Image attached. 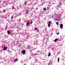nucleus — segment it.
I'll use <instances>...</instances> for the list:
<instances>
[{"mask_svg":"<svg viewBox=\"0 0 65 65\" xmlns=\"http://www.w3.org/2000/svg\"><path fill=\"white\" fill-rule=\"evenodd\" d=\"M53 15H52V18H53Z\"/></svg>","mask_w":65,"mask_h":65,"instance_id":"412c9836","label":"nucleus"},{"mask_svg":"<svg viewBox=\"0 0 65 65\" xmlns=\"http://www.w3.org/2000/svg\"><path fill=\"white\" fill-rule=\"evenodd\" d=\"M63 24H61L60 25V27L61 29H63Z\"/></svg>","mask_w":65,"mask_h":65,"instance_id":"7ed1b4c3","label":"nucleus"},{"mask_svg":"<svg viewBox=\"0 0 65 65\" xmlns=\"http://www.w3.org/2000/svg\"><path fill=\"white\" fill-rule=\"evenodd\" d=\"M56 24H57V25H58V22H56Z\"/></svg>","mask_w":65,"mask_h":65,"instance_id":"ddd939ff","label":"nucleus"},{"mask_svg":"<svg viewBox=\"0 0 65 65\" xmlns=\"http://www.w3.org/2000/svg\"><path fill=\"white\" fill-rule=\"evenodd\" d=\"M26 25L27 26H28L29 25V22H27L26 23Z\"/></svg>","mask_w":65,"mask_h":65,"instance_id":"6e6552de","label":"nucleus"},{"mask_svg":"<svg viewBox=\"0 0 65 65\" xmlns=\"http://www.w3.org/2000/svg\"><path fill=\"white\" fill-rule=\"evenodd\" d=\"M22 52L23 54L24 55H25V53H26V51H25V50H23L22 51Z\"/></svg>","mask_w":65,"mask_h":65,"instance_id":"f03ea898","label":"nucleus"},{"mask_svg":"<svg viewBox=\"0 0 65 65\" xmlns=\"http://www.w3.org/2000/svg\"><path fill=\"white\" fill-rule=\"evenodd\" d=\"M5 19H7V18H6H6H5Z\"/></svg>","mask_w":65,"mask_h":65,"instance_id":"4be33fe9","label":"nucleus"},{"mask_svg":"<svg viewBox=\"0 0 65 65\" xmlns=\"http://www.w3.org/2000/svg\"><path fill=\"white\" fill-rule=\"evenodd\" d=\"M6 50H7V47H4L3 50H4V51H6Z\"/></svg>","mask_w":65,"mask_h":65,"instance_id":"20e7f679","label":"nucleus"},{"mask_svg":"<svg viewBox=\"0 0 65 65\" xmlns=\"http://www.w3.org/2000/svg\"><path fill=\"white\" fill-rule=\"evenodd\" d=\"M3 11H4V12H5V10H3Z\"/></svg>","mask_w":65,"mask_h":65,"instance_id":"dca6fc26","label":"nucleus"},{"mask_svg":"<svg viewBox=\"0 0 65 65\" xmlns=\"http://www.w3.org/2000/svg\"><path fill=\"white\" fill-rule=\"evenodd\" d=\"M44 10H46V8H45L44 9Z\"/></svg>","mask_w":65,"mask_h":65,"instance_id":"f8f14e48","label":"nucleus"},{"mask_svg":"<svg viewBox=\"0 0 65 65\" xmlns=\"http://www.w3.org/2000/svg\"><path fill=\"white\" fill-rule=\"evenodd\" d=\"M51 24L52 22H51V21H49L48 22V24H49L48 25V27H50V26H51V24Z\"/></svg>","mask_w":65,"mask_h":65,"instance_id":"f257e3e1","label":"nucleus"},{"mask_svg":"<svg viewBox=\"0 0 65 65\" xmlns=\"http://www.w3.org/2000/svg\"><path fill=\"white\" fill-rule=\"evenodd\" d=\"M26 3H27V1H25V3H24V5H26Z\"/></svg>","mask_w":65,"mask_h":65,"instance_id":"0eeeda50","label":"nucleus"},{"mask_svg":"<svg viewBox=\"0 0 65 65\" xmlns=\"http://www.w3.org/2000/svg\"><path fill=\"white\" fill-rule=\"evenodd\" d=\"M18 61V59L16 58L14 61V62H17Z\"/></svg>","mask_w":65,"mask_h":65,"instance_id":"39448f33","label":"nucleus"},{"mask_svg":"<svg viewBox=\"0 0 65 65\" xmlns=\"http://www.w3.org/2000/svg\"><path fill=\"white\" fill-rule=\"evenodd\" d=\"M20 21H21V20H20L19 21L20 22Z\"/></svg>","mask_w":65,"mask_h":65,"instance_id":"5701e85b","label":"nucleus"},{"mask_svg":"<svg viewBox=\"0 0 65 65\" xmlns=\"http://www.w3.org/2000/svg\"><path fill=\"white\" fill-rule=\"evenodd\" d=\"M51 56V53H49L48 54V57H50Z\"/></svg>","mask_w":65,"mask_h":65,"instance_id":"1a4fd4ad","label":"nucleus"},{"mask_svg":"<svg viewBox=\"0 0 65 65\" xmlns=\"http://www.w3.org/2000/svg\"><path fill=\"white\" fill-rule=\"evenodd\" d=\"M55 20H56V21H57V20H58V19H56V18H55Z\"/></svg>","mask_w":65,"mask_h":65,"instance_id":"f3484780","label":"nucleus"},{"mask_svg":"<svg viewBox=\"0 0 65 65\" xmlns=\"http://www.w3.org/2000/svg\"><path fill=\"white\" fill-rule=\"evenodd\" d=\"M49 64H50V63H49Z\"/></svg>","mask_w":65,"mask_h":65,"instance_id":"b1692460","label":"nucleus"},{"mask_svg":"<svg viewBox=\"0 0 65 65\" xmlns=\"http://www.w3.org/2000/svg\"><path fill=\"white\" fill-rule=\"evenodd\" d=\"M37 28H35V30H37Z\"/></svg>","mask_w":65,"mask_h":65,"instance_id":"4468645a","label":"nucleus"},{"mask_svg":"<svg viewBox=\"0 0 65 65\" xmlns=\"http://www.w3.org/2000/svg\"><path fill=\"white\" fill-rule=\"evenodd\" d=\"M38 65L37 64V65Z\"/></svg>","mask_w":65,"mask_h":65,"instance_id":"393cba45","label":"nucleus"},{"mask_svg":"<svg viewBox=\"0 0 65 65\" xmlns=\"http://www.w3.org/2000/svg\"><path fill=\"white\" fill-rule=\"evenodd\" d=\"M13 16H12V17H11V19H13Z\"/></svg>","mask_w":65,"mask_h":65,"instance_id":"2eb2a0df","label":"nucleus"},{"mask_svg":"<svg viewBox=\"0 0 65 65\" xmlns=\"http://www.w3.org/2000/svg\"><path fill=\"white\" fill-rule=\"evenodd\" d=\"M7 33L8 34H9V30L7 31Z\"/></svg>","mask_w":65,"mask_h":65,"instance_id":"9d476101","label":"nucleus"},{"mask_svg":"<svg viewBox=\"0 0 65 65\" xmlns=\"http://www.w3.org/2000/svg\"><path fill=\"white\" fill-rule=\"evenodd\" d=\"M59 32H58L57 33V35H59Z\"/></svg>","mask_w":65,"mask_h":65,"instance_id":"a211bd4d","label":"nucleus"},{"mask_svg":"<svg viewBox=\"0 0 65 65\" xmlns=\"http://www.w3.org/2000/svg\"><path fill=\"white\" fill-rule=\"evenodd\" d=\"M59 57L58 58V62H59Z\"/></svg>","mask_w":65,"mask_h":65,"instance_id":"9b49d317","label":"nucleus"},{"mask_svg":"<svg viewBox=\"0 0 65 65\" xmlns=\"http://www.w3.org/2000/svg\"><path fill=\"white\" fill-rule=\"evenodd\" d=\"M32 23H33V22L32 21L31 22V24H32Z\"/></svg>","mask_w":65,"mask_h":65,"instance_id":"6ab92c4d","label":"nucleus"},{"mask_svg":"<svg viewBox=\"0 0 65 65\" xmlns=\"http://www.w3.org/2000/svg\"><path fill=\"white\" fill-rule=\"evenodd\" d=\"M57 40H58V39H56L54 40L55 42H56L57 41Z\"/></svg>","mask_w":65,"mask_h":65,"instance_id":"423d86ee","label":"nucleus"},{"mask_svg":"<svg viewBox=\"0 0 65 65\" xmlns=\"http://www.w3.org/2000/svg\"><path fill=\"white\" fill-rule=\"evenodd\" d=\"M12 8H14V7H12Z\"/></svg>","mask_w":65,"mask_h":65,"instance_id":"aec40b11","label":"nucleus"}]
</instances>
